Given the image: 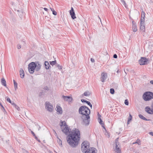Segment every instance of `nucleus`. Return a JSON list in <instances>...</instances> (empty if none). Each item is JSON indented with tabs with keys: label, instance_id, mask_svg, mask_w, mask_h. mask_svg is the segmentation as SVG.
<instances>
[{
	"label": "nucleus",
	"instance_id": "f257e3e1",
	"mask_svg": "<svg viewBox=\"0 0 153 153\" xmlns=\"http://www.w3.org/2000/svg\"><path fill=\"white\" fill-rule=\"evenodd\" d=\"M80 132L78 129L74 128L67 137V140L69 145L72 147L78 145L80 140Z\"/></svg>",
	"mask_w": 153,
	"mask_h": 153
},
{
	"label": "nucleus",
	"instance_id": "f03ea898",
	"mask_svg": "<svg viewBox=\"0 0 153 153\" xmlns=\"http://www.w3.org/2000/svg\"><path fill=\"white\" fill-rule=\"evenodd\" d=\"M79 113L82 115V124L85 125H89L90 122V111L87 106H82L79 108Z\"/></svg>",
	"mask_w": 153,
	"mask_h": 153
},
{
	"label": "nucleus",
	"instance_id": "7ed1b4c3",
	"mask_svg": "<svg viewBox=\"0 0 153 153\" xmlns=\"http://www.w3.org/2000/svg\"><path fill=\"white\" fill-rule=\"evenodd\" d=\"M61 124L60 126L62 131L66 135L68 134V133L70 132L69 131L70 130V128L68 127V126L65 121H61Z\"/></svg>",
	"mask_w": 153,
	"mask_h": 153
},
{
	"label": "nucleus",
	"instance_id": "20e7f679",
	"mask_svg": "<svg viewBox=\"0 0 153 153\" xmlns=\"http://www.w3.org/2000/svg\"><path fill=\"white\" fill-rule=\"evenodd\" d=\"M143 98L145 101H149L153 98V93L150 91L146 92L143 94Z\"/></svg>",
	"mask_w": 153,
	"mask_h": 153
},
{
	"label": "nucleus",
	"instance_id": "39448f33",
	"mask_svg": "<svg viewBox=\"0 0 153 153\" xmlns=\"http://www.w3.org/2000/svg\"><path fill=\"white\" fill-rule=\"evenodd\" d=\"M36 67V65L34 62H32L30 63L28 65V71L30 74H33L34 70Z\"/></svg>",
	"mask_w": 153,
	"mask_h": 153
},
{
	"label": "nucleus",
	"instance_id": "423d86ee",
	"mask_svg": "<svg viewBox=\"0 0 153 153\" xmlns=\"http://www.w3.org/2000/svg\"><path fill=\"white\" fill-rule=\"evenodd\" d=\"M89 147V143L87 141H84L81 145V150L82 152L85 153Z\"/></svg>",
	"mask_w": 153,
	"mask_h": 153
},
{
	"label": "nucleus",
	"instance_id": "0eeeda50",
	"mask_svg": "<svg viewBox=\"0 0 153 153\" xmlns=\"http://www.w3.org/2000/svg\"><path fill=\"white\" fill-rule=\"evenodd\" d=\"M148 61V59L145 57H141L139 60V62L140 65H143L147 64Z\"/></svg>",
	"mask_w": 153,
	"mask_h": 153
},
{
	"label": "nucleus",
	"instance_id": "6e6552de",
	"mask_svg": "<svg viewBox=\"0 0 153 153\" xmlns=\"http://www.w3.org/2000/svg\"><path fill=\"white\" fill-rule=\"evenodd\" d=\"M45 108L48 111L52 112L53 109V106L49 102H45Z\"/></svg>",
	"mask_w": 153,
	"mask_h": 153
},
{
	"label": "nucleus",
	"instance_id": "1a4fd4ad",
	"mask_svg": "<svg viewBox=\"0 0 153 153\" xmlns=\"http://www.w3.org/2000/svg\"><path fill=\"white\" fill-rule=\"evenodd\" d=\"M107 77V73L105 72H102L101 75V81L102 82H104Z\"/></svg>",
	"mask_w": 153,
	"mask_h": 153
},
{
	"label": "nucleus",
	"instance_id": "9d476101",
	"mask_svg": "<svg viewBox=\"0 0 153 153\" xmlns=\"http://www.w3.org/2000/svg\"><path fill=\"white\" fill-rule=\"evenodd\" d=\"M146 111L149 114H153V103L151 105V108L149 107H147L146 108Z\"/></svg>",
	"mask_w": 153,
	"mask_h": 153
},
{
	"label": "nucleus",
	"instance_id": "9b49d317",
	"mask_svg": "<svg viewBox=\"0 0 153 153\" xmlns=\"http://www.w3.org/2000/svg\"><path fill=\"white\" fill-rule=\"evenodd\" d=\"M70 14L72 19H74L76 18L74 8L73 7H71V10L70 11Z\"/></svg>",
	"mask_w": 153,
	"mask_h": 153
},
{
	"label": "nucleus",
	"instance_id": "f8f14e48",
	"mask_svg": "<svg viewBox=\"0 0 153 153\" xmlns=\"http://www.w3.org/2000/svg\"><path fill=\"white\" fill-rule=\"evenodd\" d=\"M62 98L65 101H68L69 102H71L73 100L72 97L69 96H65L63 95L62 96Z\"/></svg>",
	"mask_w": 153,
	"mask_h": 153
},
{
	"label": "nucleus",
	"instance_id": "ddd939ff",
	"mask_svg": "<svg viewBox=\"0 0 153 153\" xmlns=\"http://www.w3.org/2000/svg\"><path fill=\"white\" fill-rule=\"evenodd\" d=\"M144 22H140V29L143 32H145V31Z\"/></svg>",
	"mask_w": 153,
	"mask_h": 153
},
{
	"label": "nucleus",
	"instance_id": "4468645a",
	"mask_svg": "<svg viewBox=\"0 0 153 153\" xmlns=\"http://www.w3.org/2000/svg\"><path fill=\"white\" fill-rule=\"evenodd\" d=\"M95 149V148L94 147L90 148L86 151L85 153H96Z\"/></svg>",
	"mask_w": 153,
	"mask_h": 153
},
{
	"label": "nucleus",
	"instance_id": "2eb2a0df",
	"mask_svg": "<svg viewBox=\"0 0 153 153\" xmlns=\"http://www.w3.org/2000/svg\"><path fill=\"white\" fill-rule=\"evenodd\" d=\"M132 28L133 31L136 32L137 30L136 23L134 21H132Z\"/></svg>",
	"mask_w": 153,
	"mask_h": 153
},
{
	"label": "nucleus",
	"instance_id": "dca6fc26",
	"mask_svg": "<svg viewBox=\"0 0 153 153\" xmlns=\"http://www.w3.org/2000/svg\"><path fill=\"white\" fill-rule=\"evenodd\" d=\"M141 17L140 19V22H145V13L144 11H142L141 13Z\"/></svg>",
	"mask_w": 153,
	"mask_h": 153
},
{
	"label": "nucleus",
	"instance_id": "f3484780",
	"mask_svg": "<svg viewBox=\"0 0 153 153\" xmlns=\"http://www.w3.org/2000/svg\"><path fill=\"white\" fill-rule=\"evenodd\" d=\"M20 76L21 78H23L24 77L25 74L24 71L22 68H20L19 71Z\"/></svg>",
	"mask_w": 153,
	"mask_h": 153
},
{
	"label": "nucleus",
	"instance_id": "a211bd4d",
	"mask_svg": "<svg viewBox=\"0 0 153 153\" xmlns=\"http://www.w3.org/2000/svg\"><path fill=\"white\" fill-rule=\"evenodd\" d=\"M36 64V71H38L40 70L41 67V65L39 64V62H37Z\"/></svg>",
	"mask_w": 153,
	"mask_h": 153
},
{
	"label": "nucleus",
	"instance_id": "6ab92c4d",
	"mask_svg": "<svg viewBox=\"0 0 153 153\" xmlns=\"http://www.w3.org/2000/svg\"><path fill=\"white\" fill-rule=\"evenodd\" d=\"M1 84L5 86V87L7 88V84L6 83V81L5 80V79L4 78H2L1 80Z\"/></svg>",
	"mask_w": 153,
	"mask_h": 153
},
{
	"label": "nucleus",
	"instance_id": "aec40b11",
	"mask_svg": "<svg viewBox=\"0 0 153 153\" xmlns=\"http://www.w3.org/2000/svg\"><path fill=\"white\" fill-rule=\"evenodd\" d=\"M45 68L46 69H49L50 67L48 61H45Z\"/></svg>",
	"mask_w": 153,
	"mask_h": 153
},
{
	"label": "nucleus",
	"instance_id": "412c9836",
	"mask_svg": "<svg viewBox=\"0 0 153 153\" xmlns=\"http://www.w3.org/2000/svg\"><path fill=\"white\" fill-rule=\"evenodd\" d=\"M57 112H59V114H61L62 112V108L59 106L56 107Z\"/></svg>",
	"mask_w": 153,
	"mask_h": 153
},
{
	"label": "nucleus",
	"instance_id": "4be33fe9",
	"mask_svg": "<svg viewBox=\"0 0 153 153\" xmlns=\"http://www.w3.org/2000/svg\"><path fill=\"white\" fill-rule=\"evenodd\" d=\"M100 116H99L98 117V121L100 123L101 125H104V123H103V122L102 121V119H101V118H100V117H101V115H100Z\"/></svg>",
	"mask_w": 153,
	"mask_h": 153
},
{
	"label": "nucleus",
	"instance_id": "5701e85b",
	"mask_svg": "<svg viewBox=\"0 0 153 153\" xmlns=\"http://www.w3.org/2000/svg\"><path fill=\"white\" fill-rule=\"evenodd\" d=\"M139 117L140 118H141V119H143V120H149H149H147L143 115H141V114H140L139 115Z\"/></svg>",
	"mask_w": 153,
	"mask_h": 153
},
{
	"label": "nucleus",
	"instance_id": "b1692460",
	"mask_svg": "<svg viewBox=\"0 0 153 153\" xmlns=\"http://www.w3.org/2000/svg\"><path fill=\"white\" fill-rule=\"evenodd\" d=\"M90 94V92L89 91H85L83 94V95L85 96H89Z\"/></svg>",
	"mask_w": 153,
	"mask_h": 153
},
{
	"label": "nucleus",
	"instance_id": "393cba45",
	"mask_svg": "<svg viewBox=\"0 0 153 153\" xmlns=\"http://www.w3.org/2000/svg\"><path fill=\"white\" fill-rule=\"evenodd\" d=\"M7 101H8V102H10V103H11L12 105H13L14 103V102H13V101H12H12L10 100V98H9V97H7Z\"/></svg>",
	"mask_w": 153,
	"mask_h": 153
},
{
	"label": "nucleus",
	"instance_id": "a878e982",
	"mask_svg": "<svg viewBox=\"0 0 153 153\" xmlns=\"http://www.w3.org/2000/svg\"><path fill=\"white\" fill-rule=\"evenodd\" d=\"M50 64L52 66H53L54 65H56V60H54L51 62H50Z\"/></svg>",
	"mask_w": 153,
	"mask_h": 153
},
{
	"label": "nucleus",
	"instance_id": "bb28decb",
	"mask_svg": "<svg viewBox=\"0 0 153 153\" xmlns=\"http://www.w3.org/2000/svg\"><path fill=\"white\" fill-rule=\"evenodd\" d=\"M57 142L60 146H62V140L59 139L58 138L57 140Z\"/></svg>",
	"mask_w": 153,
	"mask_h": 153
},
{
	"label": "nucleus",
	"instance_id": "cd10ccee",
	"mask_svg": "<svg viewBox=\"0 0 153 153\" xmlns=\"http://www.w3.org/2000/svg\"><path fill=\"white\" fill-rule=\"evenodd\" d=\"M13 83L14 84V86L15 90H16L17 88V83L16 82V81L13 80Z\"/></svg>",
	"mask_w": 153,
	"mask_h": 153
},
{
	"label": "nucleus",
	"instance_id": "c85d7f7f",
	"mask_svg": "<svg viewBox=\"0 0 153 153\" xmlns=\"http://www.w3.org/2000/svg\"><path fill=\"white\" fill-rule=\"evenodd\" d=\"M13 105V106L18 111L20 110V108L19 107H18L16 105L15 103Z\"/></svg>",
	"mask_w": 153,
	"mask_h": 153
},
{
	"label": "nucleus",
	"instance_id": "c756f323",
	"mask_svg": "<svg viewBox=\"0 0 153 153\" xmlns=\"http://www.w3.org/2000/svg\"><path fill=\"white\" fill-rule=\"evenodd\" d=\"M45 91H44L43 90L42 91L40 92L39 94V96H41L45 94Z\"/></svg>",
	"mask_w": 153,
	"mask_h": 153
},
{
	"label": "nucleus",
	"instance_id": "7c9ffc66",
	"mask_svg": "<svg viewBox=\"0 0 153 153\" xmlns=\"http://www.w3.org/2000/svg\"><path fill=\"white\" fill-rule=\"evenodd\" d=\"M0 105L1 106V107H2L1 110L4 112H6V110L2 105L1 104V103L0 102Z\"/></svg>",
	"mask_w": 153,
	"mask_h": 153
},
{
	"label": "nucleus",
	"instance_id": "2f4dec72",
	"mask_svg": "<svg viewBox=\"0 0 153 153\" xmlns=\"http://www.w3.org/2000/svg\"><path fill=\"white\" fill-rule=\"evenodd\" d=\"M122 3L123 4V5H124L126 7L127 6V5H126V3L124 0H120Z\"/></svg>",
	"mask_w": 153,
	"mask_h": 153
},
{
	"label": "nucleus",
	"instance_id": "473e14b6",
	"mask_svg": "<svg viewBox=\"0 0 153 153\" xmlns=\"http://www.w3.org/2000/svg\"><path fill=\"white\" fill-rule=\"evenodd\" d=\"M115 151L118 153H121V150L119 148L117 149H115Z\"/></svg>",
	"mask_w": 153,
	"mask_h": 153
},
{
	"label": "nucleus",
	"instance_id": "72a5a7b5",
	"mask_svg": "<svg viewBox=\"0 0 153 153\" xmlns=\"http://www.w3.org/2000/svg\"><path fill=\"white\" fill-rule=\"evenodd\" d=\"M110 93L111 94H113L114 93V89L111 88L110 89Z\"/></svg>",
	"mask_w": 153,
	"mask_h": 153
},
{
	"label": "nucleus",
	"instance_id": "f704fd0d",
	"mask_svg": "<svg viewBox=\"0 0 153 153\" xmlns=\"http://www.w3.org/2000/svg\"><path fill=\"white\" fill-rule=\"evenodd\" d=\"M56 66L58 68V69H59V70H61L62 69V67L59 64L56 63Z\"/></svg>",
	"mask_w": 153,
	"mask_h": 153
},
{
	"label": "nucleus",
	"instance_id": "c9c22d12",
	"mask_svg": "<svg viewBox=\"0 0 153 153\" xmlns=\"http://www.w3.org/2000/svg\"><path fill=\"white\" fill-rule=\"evenodd\" d=\"M135 143H137L139 145H140V140L139 139H137L136 141L135 142Z\"/></svg>",
	"mask_w": 153,
	"mask_h": 153
},
{
	"label": "nucleus",
	"instance_id": "e433bc0d",
	"mask_svg": "<svg viewBox=\"0 0 153 153\" xmlns=\"http://www.w3.org/2000/svg\"><path fill=\"white\" fill-rule=\"evenodd\" d=\"M124 103H125V104L126 105H128L129 102H128V100L126 99L125 100Z\"/></svg>",
	"mask_w": 153,
	"mask_h": 153
},
{
	"label": "nucleus",
	"instance_id": "4c0bfd02",
	"mask_svg": "<svg viewBox=\"0 0 153 153\" xmlns=\"http://www.w3.org/2000/svg\"><path fill=\"white\" fill-rule=\"evenodd\" d=\"M86 103L88 105L91 107V108H92V105L91 104V103L89 101H87L86 102Z\"/></svg>",
	"mask_w": 153,
	"mask_h": 153
},
{
	"label": "nucleus",
	"instance_id": "58836bf2",
	"mask_svg": "<svg viewBox=\"0 0 153 153\" xmlns=\"http://www.w3.org/2000/svg\"><path fill=\"white\" fill-rule=\"evenodd\" d=\"M43 89L45 91H48L49 89L47 86H45L43 88Z\"/></svg>",
	"mask_w": 153,
	"mask_h": 153
},
{
	"label": "nucleus",
	"instance_id": "ea45409f",
	"mask_svg": "<svg viewBox=\"0 0 153 153\" xmlns=\"http://www.w3.org/2000/svg\"><path fill=\"white\" fill-rule=\"evenodd\" d=\"M52 13L55 16H56L57 14V12L54 10H53Z\"/></svg>",
	"mask_w": 153,
	"mask_h": 153
},
{
	"label": "nucleus",
	"instance_id": "a19ab883",
	"mask_svg": "<svg viewBox=\"0 0 153 153\" xmlns=\"http://www.w3.org/2000/svg\"><path fill=\"white\" fill-rule=\"evenodd\" d=\"M132 118V116L130 114H129V117L128 119V121H130L131 120Z\"/></svg>",
	"mask_w": 153,
	"mask_h": 153
},
{
	"label": "nucleus",
	"instance_id": "79ce46f5",
	"mask_svg": "<svg viewBox=\"0 0 153 153\" xmlns=\"http://www.w3.org/2000/svg\"><path fill=\"white\" fill-rule=\"evenodd\" d=\"M21 44L23 45H24L25 44V41L24 40H22L21 42Z\"/></svg>",
	"mask_w": 153,
	"mask_h": 153
},
{
	"label": "nucleus",
	"instance_id": "37998d69",
	"mask_svg": "<svg viewBox=\"0 0 153 153\" xmlns=\"http://www.w3.org/2000/svg\"><path fill=\"white\" fill-rule=\"evenodd\" d=\"M35 139L37 140H38L39 142H40V141L39 140H38V138H37V137H36V136L35 135V136H34Z\"/></svg>",
	"mask_w": 153,
	"mask_h": 153
},
{
	"label": "nucleus",
	"instance_id": "c03bdc74",
	"mask_svg": "<svg viewBox=\"0 0 153 153\" xmlns=\"http://www.w3.org/2000/svg\"><path fill=\"white\" fill-rule=\"evenodd\" d=\"M119 138H117L115 140V143L118 144Z\"/></svg>",
	"mask_w": 153,
	"mask_h": 153
},
{
	"label": "nucleus",
	"instance_id": "a18cd8bd",
	"mask_svg": "<svg viewBox=\"0 0 153 153\" xmlns=\"http://www.w3.org/2000/svg\"><path fill=\"white\" fill-rule=\"evenodd\" d=\"M113 57L114 58L116 59L117 57V54H114V55Z\"/></svg>",
	"mask_w": 153,
	"mask_h": 153
},
{
	"label": "nucleus",
	"instance_id": "49530a36",
	"mask_svg": "<svg viewBox=\"0 0 153 153\" xmlns=\"http://www.w3.org/2000/svg\"><path fill=\"white\" fill-rule=\"evenodd\" d=\"M17 48L18 49H19L21 48V45L19 44H18L17 45Z\"/></svg>",
	"mask_w": 153,
	"mask_h": 153
},
{
	"label": "nucleus",
	"instance_id": "de8ad7c7",
	"mask_svg": "<svg viewBox=\"0 0 153 153\" xmlns=\"http://www.w3.org/2000/svg\"><path fill=\"white\" fill-rule=\"evenodd\" d=\"M81 101L82 102H85L86 103V102L87 101L86 100H84V99H82L81 100Z\"/></svg>",
	"mask_w": 153,
	"mask_h": 153
},
{
	"label": "nucleus",
	"instance_id": "09e8293b",
	"mask_svg": "<svg viewBox=\"0 0 153 153\" xmlns=\"http://www.w3.org/2000/svg\"><path fill=\"white\" fill-rule=\"evenodd\" d=\"M91 61L92 62H94L95 61H94V59H93V58H91Z\"/></svg>",
	"mask_w": 153,
	"mask_h": 153
},
{
	"label": "nucleus",
	"instance_id": "8fccbe9b",
	"mask_svg": "<svg viewBox=\"0 0 153 153\" xmlns=\"http://www.w3.org/2000/svg\"><path fill=\"white\" fill-rule=\"evenodd\" d=\"M119 145V144H116V149H117L119 148V147H118V146Z\"/></svg>",
	"mask_w": 153,
	"mask_h": 153
},
{
	"label": "nucleus",
	"instance_id": "3c124183",
	"mask_svg": "<svg viewBox=\"0 0 153 153\" xmlns=\"http://www.w3.org/2000/svg\"><path fill=\"white\" fill-rule=\"evenodd\" d=\"M31 133L33 136H35V133L32 131H31Z\"/></svg>",
	"mask_w": 153,
	"mask_h": 153
},
{
	"label": "nucleus",
	"instance_id": "603ef678",
	"mask_svg": "<svg viewBox=\"0 0 153 153\" xmlns=\"http://www.w3.org/2000/svg\"><path fill=\"white\" fill-rule=\"evenodd\" d=\"M102 125V127L105 130V131H106V129L105 128V126H104V125Z\"/></svg>",
	"mask_w": 153,
	"mask_h": 153
},
{
	"label": "nucleus",
	"instance_id": "864d4df0",
	"mask_svg": "<svg viewBox=\"0 0 153 153\" xmlns=\"http://www.w3.org/2000/svg\"><path fill=\"white\" fill-rule=\"evenodd\" d=\"M150 82L151 84L153 85V80H151L150 81Z\"/></svg>",
	"mask_w": 153,
	"mask_h": 153
},
{
	"label": "nucleus",
	"instance_id": "5fc2aeb1",
	"mask_svg": "<svg viewBox=\"0 0 153 153\" xmlns=\"http://www.w3.org/2000/svg\"><path fill=\"white\" fill-rule=\"evenodd\" d=\"M44 9L46 11H48V9L47 8H44Z\"/></svg>",
	"mask_w": 153,
	"mask_h": 153
},
{
	"label": "nucleus",
	"instance_id": "6e6d98bb",
	"mask_svg": "<svg viewBox=\"0 0 153 153\" xmlns=\"http://www.w3.org/2000/svg\"><path fill=\"white\" fill-rule=\"evenodd\" d=\"M149 134L151 135H152V136H153V132H150Z\"/></svg>",
	"mask_w": 153,
	"mask_h": 153
},
{
	"label": "nucleus",
	"instance_id": "4d7b16f0",
	"mask_svg": "<svg viewBox=\"0 0 153 153\" xmlns=\"http://www.w3.org/2000/svg\"><path fill=\"white\" fill-rule=\"evenodd\" d=\"M50 9L51 10V11L53 12V10H54V9L53 8H50Z\"/></svg>",
	"mask_w": 153,
	"mask_h": 153
},
{
	"label": "nucleus",
	"instance_id": "13d9d810",
	"mask_svg": "<svg viewBox=\"0 0 153 153\" xmlns=\"http://www.w3.org/2000/svg\"><path fill=\"white\" fill-rule=\"evenodd\" d=\"M107 135H108V137L109 138L110 137V135H109V134L108 132H107Z\"/></svg>",
	"mask_w": 153,
	"mask_h": 153
},
{
	"label": "nucleus",
	"instance_id": "bf43d9fd",
	"mask_svg": "<svg viewBox=\"0 0 153 153\" xmlns=\"http://www.w3.org/2000/svg\"><path fill=\"white\" fill-rule=\"evenodd\" d=\"M97 114H98V117H99V116H100V114H99V112H98Z\"/></svg>",
	"mask_w": 153,
	"mask_h": 153
},
{
	"label": "nucleus",
	"instance_id": "052dcab7",
	"mask_svg": "<svg viewBox=\"0 0 153 153\" xmlns=\"http://www.w3.org/2000/svg\"><path fill=\"white\" fill-rule=\"evenodd\" d=\"M127 123H128V124H129L130 123V121H128V120Z\"/></svg>",
	"mask_w": 153,
	"mask_h": 153
},
{
	"label": "nucleus",
	"instance_id": "680f3d73",
	"mask_svg": "<svg viewBox=\"0 0 153 153\" xmlns=\"http://www.w3.org/2000/svg\"><path fill=\"white\" fill-rule=\"evenodd\" d=\"M118 72H120L119 71V70H117V72L118 73Z\"/></svg>",
	"mask_w": 153,
	"mask_h": 153
},
{
	"label": "nucleus",
	"instance_id": "e2e57ef3",
	"mask_svg": "<svg viewBox=\"0 0 153 153\" xmlns=\"http://www.w3.org/2000/svg\"><path fill=\"white\" fill-rule=\"evenodd\" d=\"M135 142H134V143H133V144H135Z\"/></svg>",
	"mask_w": 153,
	"mask_h": 153
},
{
	"label": "nucleus",
	"instance_id": "0e129e2a",
	"mask_svg": "<svg viewBox=\"0 0 153 153\" xmlns=\"http://www.w3.org/2000/svg\"><path fill=\"white\" fill-rule=\"evenodd\" d=\"M40 128V127H39V128Z\"/></svg>",
	"mask_w": 153,
	"mask_h": 153
},
{
	"label": "nucleus",
	"instance_id": "69168bd1",
	"mask_svg": "<svg viewBox=\"0 0 153 153\" xmlns=\"http://www.w3.org/2000/svg\"><path fill=\"white\" fill-rule=\"evenodd\" d=\"M99 18L100 19V17H99Z\"/></svg>",
	"mask_w": 153,
	"mask_h": 153
},
{
	"label": "nucleus",
	"instance_id": "338daca9",
	"mask_svg": "<svg viewBox=\"0 0 153 153\" xmlns=\"http://www.w3.org/2000/svg\"><path fill=\"white\" fill-rule=\"evenodd\" d=\"M99 18L100 19V17H99Z\"/></svg>",
	"mask_w": 153,
	"mask_h": 153
},
{
	"label": "nucleus",
	"instance_id": "774afa93",
	"mask_svg": "<svg viewBox=\"0 0 153 153\" xmlns=\"http://www.w3.org/2000/svg\"><path fill=\"white\" fill-rule=\"evenodd\" d=\"M99 18L100 19V17H99Z\"/></svg>",
	"mask_w": 153,
	"mask_h": 153
}]
</instances>
